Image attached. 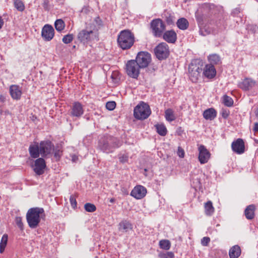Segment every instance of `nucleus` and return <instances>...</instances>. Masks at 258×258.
<instances>
[{
	"instance_id": "53",
	"label": "nucleus",
	"mask_w": 258,
	"mask_h": 258,
	"mask_svg": "<svg viewBox=\"0 0 258 258\" xmlns=\"http://www.w3.org/2000/svg\"><path fill=\"white\" fill-rule=\"evenodd\" d=\"M4 24V20L2 19V17L0 16V29L3 27Z\"/></svg>"
},
{
	"instance_id": "31",
	"label": "nucleus",
	"mask_w": 258,
	"mask_h": 258,
	"mask_svg": "<svg viewBox=\"0 0 258 258\" xmlns=\"http://www.w3.org/2000/svg\"><path fill=\"white\" fill-rule=\"evenodd\" d=\"M8 236L7 234L3 235L0 242V253H2L5 250L8 242Z\"/></svg>"
},
{
	"instance_id": "47",
	"label": "nucleus",
	"mask_w": 258,
	"mask_h": 258,
	"mask_svg": "<svg viewBox=\"0 0 258 258\" xmlns=\"http://www.w3.org/2000/svg\"><path fill=\"white\" fill-rule=\"evenodd\" d=\"M210 241L209 237H204L201 239V244L203 246H207Z\"/></svg>"
},
{
	"instance_id": "21",
	"label": "nucleus",
	"mask_w": 258,
	"mask_h": 258,
	"mask_svg": "<svg viewBox=\"0 0 258 258\" xmlns=\"http://www.w3.org/2000/svg\"><path fill=\"white\" fill-rule=\"evenodd\" d=\"M163 38L166 42L174 43L176 40L177 35L173 30H169L163 34Z\"/></svg>"
},
{
	"instance_id": "25",
	"label": "nucleus",
	"mask_w": 258,
	"mask_h": 258,
	"mask_svg": "<svg viewBox=\"0 0 258 258\" xmlns=\"http://www.w3.org/2000/svg\"><path fill=\"white\" fill-rule=\"evenodd\" d=\"M204 211L206 215L207 216H211L213 215L215 212V209L211 201H209L205 203Z\"/></svg>"
},
{
	"instance_id": "52",
	"label": "nucleus",
	"mask_w": 258,
	"mask_h": 258,
	"mask_svg": "<svg viewBox=\"0 0 258 258\" xmlns=\"http://www.w3.org/2000/svg\"><path fill=\"white\" fill-rule=\"evenodd\" d=\"M253 131L254 132H258V123L255 122L254 124Z\"/></svg>"
},
{
	"instance_id": "43",
	"label": "nucleus",
	"mask_w": 258,
	"mask_h": 258,
	"mask_svg": "<svg viewBox=\"0 0 258 258\" xmlns=\"http://www.w3.org/2000/svg\"><path fill=\"white\" fill-rule=\"evenodd\" d=\"M115 106L116 103L114 101H109L106 104V107L109 110H113Z\"/></svg>"
},
{
	"instance_id": "44",
	"label": "nucleus",
	"mask_w": 258,
	"mask_h": 258,
	"mask_svg": "<svg viewBox=\"0 0 258 258\" xmlns=\"http://www.w3.org/2000/svg\"><path fill=\"white\" fill-rule=\"evenodd\" d=\"M160 258H173L174 254L172 252L160 253L159 255Z\"/></svg>"
},
{
	"instance_id": "28",
	"label": "nucleus",
	"mask_w": 258,
	"mask_h": 258,
	"mask_svg": "<svg viewBox=\"0 0 258 258\" xmlns=\"http://www.w3.org/2000/svg\"><path fill=\"white\" fill-rule=\"evenodd\" d=\"M157 132L162 136H165L167 134V129L166 126L162 123L157 124L155 125Z\"/></svg>"
},
{
	"instance_id": "38",
	"label": "nucleus",
	"mask_w": 258,
	"mask_h": 258,
	"mask_svg": "<svg viewBox=\"0 0 258 258\" xmlns=\"http://www.w3.org/2000/svg\"><path fill=\"white\" fill-rule=\"evenodd\" d=\"M84 208L85 210L88 212H94L96 209L95 206L91 203H86L84 205Z\"/></svg>"
},
{
	"instance_id": "40",
	"label": "nucleus",
	"mask_w": 258,
	"mask_h": 258,
	"mask_svg": "<svg viewBox=\"0 0 258 258\" xmlns=\"http://www.w3.org/2000/svg\"><path fill=\"white\" fill-rule=\"evenodd\" d=\"M73 39V34H68L63 36L62 38V42L65 44L70 43Z\"/></svg>"
},
{
	"instance_id": "19",
	"label": "nucleus",
	"mask_w": 258,
	"mask_h": 258,
	"mask_svg": "<svg viewBox=\"0 0 258 258\" xmlns=\"http://www.w3.org/2000/svg\"><path fill=\"white\" fill-rule=\"evenodd\" d=\"M10 93L13 99L18 100L20 99L22 92L19 86L12 85L10 87Z\"/></svg>"
},
{
	"instance_id": "49",
	"label": "nucleus",
	"mask_w": 258,
	"mask_h": 258,
	"mask_svg": "<svg viewBox=\"0 0 258 258\" xmlns=\"http://www.w3.org/2000/svg\"><path fill=\"white\" fill-rule=\"evenodd\" d=\"M127 160V157L125 155H122L119 157V161L122 163H124Z\"/></svg>"
},
{
	"instance_id": "2",
	"label": "nucleus",
	"mask_w": 258,
	"mask_h": 258,
	"mask_svg": "<svg viewBox=\"0 0 258 258\" xmlns=\"http://www.w3.org/2000/svg\"><path fill=\"white\" fill-rule=\"evenodd\" d=\"M43 216H44V211L43 208L38 207L30 208L26 214V220L29 226L33 229L36 228Z\"/></svg>"
},
{
	"instance_id": "45",
	"label": "nucleus",
	"mask_w": 258,
	"mask_h": 258,
	"mask_svg": "<svg viewBox=\"0 0 258 258\" xmlns=\"http://www.w3.org/2000/svg\"><path fill=\"white\" fill-rule=\"evenodd\" d=\"M15 222L19 227V228L22 230L23 229V224L22 221V218L20 217H17L16 218Z\"/></svg>"
},
{
	"instance_id": "3",
	"label": "nucleus",
	"mask_w": 258,
	"mask_h": 258,
	"mask_svg": "<svg viewBox=\"0 0 258 258\" xmlns=\"http://www.w3.org/2000/svg\"><path fill=\"white\" fill-rule=\"evenodd\" d=\"M117 42L122 49H129L134 43V35L128 30L122 31L118 35Z\"/></svg>"
},
{
	"instance_id": "26",
	"label": "nucleus",
	"mask_w": 258,
	"mask_h": 258,
	"mask_svg": "<svg viewBox=\"0 0 258 258\" xmlns=\"http://www.w3.org/2000/svg\"><path fill=\"white\" fill-rule=\"evenodd\" d=\"M255 206L253 205H249L245 210L244 214L248 220L252 219L254 217Z\"/></svg>"
},
{
	"instance_id": "37",
	"label": "nucleus",
	"mask_w": 258,
	"mask_h": 258,
	"mask_svg": "<svg viewBox=\"0 0 258 258\" xmlns=\"http://www.w3.org/2000/svg\"><path fill=\"white\" fill-rule=\"evenodd\" d=\"M215 7V5L212 4L205 3L203 5V8L204 10V12H207L208 11H209L212 14L214 13L213 11Z\"/></svg>"
},
{
	"instance_id": "39",
	"label": "nucleus",
	"mask_w": 258,
	"mask_h": 258,
	"mask_svg": "<svg viewBox=\"0 0 258 258\" xmlns=\"http://www.w3.org/2000/svg\"><path fill=\"white\" fill-rule=\"evenodd\" d=\"M111 78L114 83H117L120 80V74L118 71H113L112 73Z\"/></svg>"
},
{
	"instance_id": "24",
	"label": "nucleus",
	"mask_w": 258,
	"mask_h": 258,
	"mask_svg": "<svg viewBox=\"0 0 258 258\" xmlns=\"http://www.w3.org/2000/svg\"><path fill=\"white\" fill-rule=\"evenodd\" d=\"M240 254L241 249L238 245L233 246L229 251L230 258H238Z\"/></svg>"
},
{
	"instance_id": "57",
	"label": "nucleus",
	"mask_w": 258,
	"mask_h": 258,
	"mask_svg": "<svg viewBox=\"0 0 258 258\" xmlns=\"http://www.w3.org/2000/svg\"><path fill=\"white\" fill-rule=\"evenodd\" d=\"M58 155V154L57 153H55V156L56 157H57V155Z\"/></svg>"
},
{
	"instance_id": "6",
	"label": "nucleus",
	"mask_w": 258,
	"mask_h": 258,
	"mask_svg": "<svg viewBox=\"0 0 258 258\" xmlns=\"http://www.w3.org/2000/svg\"><path fill=\"white\" fill-rule=\"evenodd\" d=\"M150 28L155 37H160L165 30L166 26L161 19H155L151 22Z\"/></svg>"
},
{
	"instance_id": "4",
	"label": "nucleus",
	"mask_w": 258,
	"mask_h": 258,
	"mask_svg": "<svg viewBox=\"0 0 258 258\" xmlns=\"http://www.w3.org/2000/svg\"><path fill=\"white\" fill-rule=\"evenodd\" d=\"M197 21L200 28V34L202 36H206L213 32L214 24L213 21H209L206 18L198 17Z\"/></svg>"
},
{
	"instance_id": "42",
	"label": "nucleus",
	"mask_w": 258,
	"mask_h": 258,
	"mask_svg": "<svg viewBox=\"0 0 258 258\" xmlns=\"http://www.w3.org/2000/svg\"><path fill=\"white\" fill-rule=\"evenodd\" d=\"M220 114L223 118L226 119L229 115L230 111L228 109L223 108L221 110Z\"/></svg>"
},
{
	"instance_id": "20",
	"label": "nucleus",
	"mask_w": 258,
	"mask_h": 258,
	"mask_svg": "<svg viewBox=\"0 0 258 258\" xmlns=\"http://www.w3.org/2000/svg\"><path fill=\"white\" fill-rule=\"evenodd\" d=\"M203 74L208 79H213L216 75V71L212 64H206L204 69Z\"/></svg>"
},
{
	"instance_id": "10",
	"label": "nucleus",
	"mask_w": 258,
	"mask_h": 258,
	"mask_svg": "<svg viewBox=\"0 0 258 258\" xmlns=\"http://www.w3.org/2000/svg\"><path fill=\"white\" fill-rule=\"evenodd\" d=\"M155 53L159 59H165L169 54L168 45L165 42L160 43L155 48Z\"/></svg>"
},
{
	"instance_id": "54",
	"label": "nucleus",
	"mask_w": 258,
	"mask_h": 258,
	"mask_svg": "<svg viewBox=\"0 0 258 258\" xmlns=\"http://www.w3.org/2000/svg\"><path fill=\"white\" fill-rule=\"evenodd\" d=\"M6 100V97L2 95H0V102H4Z\"/></svg>"
},
{
	"instance_id": "35",
	"label": "nucleus",
	"mask_w": 258,
	"mask_h": 258,
	"mask_svg": "<svg viewBox=\"0 0 258 258\" xmlns=\"http://www.w3.org/2000/svg\"><path fill=\"white\" fill-rule=\"evenodd\" d=\"M14 7L20 12H23L25 10V5L21 0H15Z\"/></svg>"
},
{
	"instance_id": "36",
	"label": "nucleus",
	"mask_w": 258,
	"mask_h": 258,
	"mask_svg": "<svg viewBox=\"0 0 258 258\" xmlns=\"http://www.w3.org/2000/svg\"><path fill=\"white\" fill-rule=\"evenodd\" d=\"M159 246L161 248L168 250L170 248V242L168 240H161L159 242Z\"/></svg>"
},
{
	"instance_id": "15",
	"label": "nucleus",
	"mask_w": 258,
	"mask_h": 258,
	"mask_svg": "<svg viewBox=\"0 0 258 258\" xmlns=\"http://www.w3.org/2000/svg\"><path fill=\"white\" fill-rule=\"evenodd\" d=\"M231 148L232 151L238 154L243 153L245 147L243 140L241 139H237L236 140L233 141L231 144Z\"/></svg>"
},
{
	"instance_id": "33",
	"label": "nucleus",
	"mask_w": 258,
	"mask_h": 258,
	"mask_svg": "<svg viewBox=\"0 0 258 258\" xmlns=\"http://www.w3.org/2000/svg\"><path fill=\"white\" fill-rule=\"evenodd\" d=\"M54 26L56 30L58 32H60L64 29L65 24L61 19H57L55 22Z\"/></svg>"
},
{
	"instance_id": "22",
	"label": "nucleus",
	"mask_w": 258,
	"mask_h": 258,
	"mask_svg": "<svg viewBox=\"0 0 258 258\" xmlns=\"http://www.w3.org/2000/svg\"><path fill=\"white\" fill-rule=\"evenodd\" d=\"M217 116V111L213 108L206 109L203 112V116L207 120H213Z\"/></svg>"
},
{
	"instance_id": "48",
	"label": "nucleus",
	"mask_w": 258,
	"mask_h": 258,
	"mask_svg": "<svg viewBox=\"0 0 258 258\" xmlns=\"http://www.w3.org/2000/svg\"><path fill=\"white\" fill-rule=\"evenodd\" d=\"M177 155L179 157L183 158L184 155V150L180 147L178 148Z\"/></svg>"
},
{
	"instance_id": "58",
	"label": "nucleus",
	"mask_w": 258,
	"mask_h": 258,
	"mask_svg": "<svg viewBox=\"0 0 258 258\" xmlns=\"http://www.w3.org/2000/svg\"><path fill=\"white\" fill-rule=\"evenodd\" d=\"M258 2V0H256Z\"/></svg>"
},
{
	"instance_id": "46",
	"label": "nucleus",
	"mask_w": 258,
	"mask_h": 258,
	"mask_svg": "<svg viewBox=\"0 0 258 258\" xmlns=\"http://www.w3.org/2000/svg\"><path fill=\"white\" fill-rule=\"evenodd\" d=\"M70 201L72 207L75 209L77 205V203L76 200L74 196H71L70 197Z\"/></svg>"
},
{
	"instance_id": "1",
	"label": "nucleus",
	"mask_w": 258,
	"mask_h": 258,
	"mask_svg": "<svg viewBox=\"0 0 258 258\" xmlns=\"http://www.w3.org/2000/svg\"><path fill=\"white\" fill-rule=\"evenodd\" d=\"M121 145V143L118 139L110 136H104L98 143L99 148L106 153L112 152Z\"/></svg>"
},
{
	"instance_id": "7",
	"label": "nucleus",
	"mask_w": 258,
	"mask_h": 258,
	"mask_svg": "<svg viewBox=\"0 0 258 258\" xmlns=\"http://www.w3.org/2000/svg\"><path fill=\"white\" fill-rule=\"evenodd\" d=\"M78 38L84 44L98 40V34L96 31L86 29L82 30L78 33Z\"/></svg>"
},
{
	"instance_id": "13",
	"label": "nucleus",
	"mask_w": 258,
	"mask_h": 258,
	"mask_svg": "<svg viewBox=\"0 0 258 258\" xmlns=\"http://www.w3.org/2000/svg\"><path fill=\"white\" fill-rule=\"evenodd\" d=\"M39 146L40 154L43 157L49 154L53 149L52 143L48 141L41 142Z\"/></svg>"
},
{
	"instance_id": "17",
	"label": "nucleus",
	"mask_w": 258,
	"mask_h": 258,
	"mask_svg": "<svg viewBox=\"0 0 258 258\" xmlns=\"http://www.w3.org/2000/svg\"><path fill=\"white\" fill-rule=\"evenodd\" d=\"M84 113V109L82 105L78 102H74L71 107V115L72 116L80 117Z\"/></svg>"
},
{
	"instance_id": "14",
	"label": "nucleus",
	"mask_w": 258,
	"mask_h": 258,
	"mask_svg": "<svg viewBox=\"0 0 258 258\" xmlns=\"http://www.w3.org/2000/svg\"><path fill=\"white\" fill-rule=\"evenodd\" d=\"M147 194L146 188L142 185H137L132 190L131 196L136 199L143 198Z\"/></svg>"
},
{
	"instance_id": "41",
	"label": "nucleus",
	"mask_w": 258,
	"mask_h": 258,
	"mask_svg": "<svg viewBox=\"0 0 258 258\" xmlns=\"http://www.w3.org/2000/svg\"><path fill=\"white\" fill-rule=\"evenodd\" d=\"M204 63L203 60L202 59H195V66H198L197 68V71L199 72L200 70H202L201 67L203 66Z\"/></svg>"
},
{
	"instance_id": "30",
	"label": "nucleus",
	"mask_w": 258,
	"mask_h": 258,
	"mask_svg": "<svg viewBox=\"0 0 258 258\" xmlns=\"http://www.w3.org/2000/svg\"><path fill=\"white\" fill-rule=\"evenodd\" d=\"M208 60L210 62V64H217L220 61V56L217 54H212L209 55Z\"/></svg>"
},
{
	"instance_id": "8",
	"label": "nucleus",
	"mask_w": 258,
	"mask_h": 258,
	"mask_svg": "<svg viewBox=\"0 0 258 258\" xmlns=\"http://www.w3.org/2000/svg\"><path fill=\"white\" fill-rule=\"evenodd\" d=\"M142 69L135 60L127 61L125 65V71L127 75L134 79H137Z\"/></svg>"
},
{
	"instance_id": "55",
	"label": "nucleus",
	"mask_w": 258,
	"mask_h": 258,
	"mask_svg": "<svg viewBox=\"0 0 258 258\" xmlns=\"http://www.w3.org/2000/svg\"><path fill=\"white\" fill-rule=\"evenodd\" d=\"M115 201V199L114 198H111L109 200V202L110 203H114Z\"/></svg>"
},
{
	"instance_id": "29",
	"label": "nucleus",
	"mask_w": 258,
	"mask_h": 258,
	"mask_svg": "<svg viewBox=\"0 0 258 258\" xmlns=\"http://www.w3.org/2000/svg\"><path fill=\"white\" fill-rule=\"evenodd\" d=\"M131 224L127 221H122L119 224V229L123 232H127L129 229H132Z\"/></svg>"
},
{
	"instance_id": "32",
	"label": "nucleus",
	"mask_w": 258,
	"mask_h": 258,
	"mask_svg": "<svg viewBox=\"0 0 258 258\" xmlns=\"http://www.w3.org/2000/svg\"><path fill=\"white\" fill-rule=\"evenodd\" d=\"M165 117L168 121H172L175 120V117L172 109H168L165 111Z\"/></svg>"
},
{
	"instance_id": "56",
	"label": "nucleus",
	"mask_w": 258,
	"mask_h": 258,
	"mask_svg": "<svg viewBox=\"0 0 258 258\" xmlns=\"http://www.w3.org/2000/svg\"><path fill=\"white\" fill-rule=\"evenodd\" d=\"M255 115H256V117L258 118V108L257 109V110L256 111Z\"/></svg>"
},
{
	"instance_id": "27",
	"label": "nucleus",
	"mask_w": 258,
	"mask_h": 258,
	"mask_svg": "<svg viewBox=\"0 0 258 258\" xmlns=\"http://www.w3.org/2000/svg\"><path fill=\"white\" fill-rule=\"evenodd\" d=\"M188 21L184 18L179 19L176 22L178 28L183 30H186L188 28Z\"/></svg>"
},
{
	"instance_id": "18",
	"label": "nucleus",
	"mask_w": 258,
	"mask_h": 258,
	"mask_svg": "<svg viewBox=\"0 0 258 258\" xmlns=\"http://www.w3.org/2000/svg\"><path fill=\"white\" fill-rule=\"evenodd\" d=\"M255 85V81L250 78H246L238 83V86L244 91H247L253 88Z\"/></svg>"
},
{
	"instance_id": "23",
	"label": "nucleus",
	"mask_w": 258,
	"mask_h": 258,
	"mask_svg": "<svg viewBox=\"0 0 258 258\" xmlns=\"http://www.w3.org/2000/svg\"><path fill=\"white\" fill-rule=\"evenodd\" d=\"M29 151L31 157L37 158L40 154L39 150V146L38 144L36 145H31L29 148Z\"/></svg>"
},
{
	"instance_id": "50",
	"label": "nucleus",
	"mask_w": 258,
	"mask_h": 258,
	"mask_svg": "<svg viewBox=\"0 0 258 258\" xmlns=\"http://www.w3.org/2000/svg\"><path fill=\"white\" fill-rule=\"evenodd\" d=\"M192 66V63H191L189 65V68H188V73L189 74V78L191 79V77H192V71H193Z\"/></svg>"
},
{
	"instance_id": "5",
	"label": "nucleus",
	"mask_w": 258,
	"mask_h": 258,
	"mask_svg": "<svg viewBox=\"0 0 258 258\" xmlns=\"http://www.w3.org/2000/svg\"><path fill=\"white\" fill-rule=\"evenodd\" d=\"M151 113L149 105L144 102H141L135 107L134 115L136 118L143 120L147 118Z\"/></svg>"
},
{
	"instance_id": "9",
	"label": "nucleus",
	"mask_w": 258,
	"mask_h": 258,
	"mask_svg": "<svg viewBox=\"0 0 258 258\" xmlns=\"http://www.w3.org/2000/svg\"><path fill=\"white\" fill-rule=\"evenodd\" d=\"M135 60L142 69L145 68L151 62V54L147 52L141 51L138 53Z\"/></svg>"
},
{
	"instance_id": "16",
	"label": "nucleus",
	"mask_w": 258,
	"mask_h": 258,
	"mask_svg": "<svg viewBox=\"0 0 258 258\" xmlns=\"http://www.w3.org/2000/svg\"><path fill=\"white\" fill-rule=\"evenodd\" d=\"M33 170L37 175H41L44 172V169L46 167V164L43 158H39L35 161L33 166Z\"/></svg>"
},
{
	"instance_id": "12",
	"label": "nucleus",
	"mask_w": 258,
	"mask_h": 258,
	"mask_svg": "<svg viewBox=\"0 0 258 258\" xmlns=\"http://www.w3.org/2000/svg\"><path fill=\"white\" fill-rule=\"evenodd\" d=\"M54 35V30L52 26L46 24L43 27L41 36L45 41H49L52 39Z\"/></svg>"
},
{
	"instance_id": "51",
	"label": "nucleus",
	"mask_w": 258,
	"mask_h": 258,
	"mask_svg": "<svg viewBox=\"0 0 258 258\" xmlns=\"http://www.w3.org/2000/svg\"><path fill=\"white\" fill-rule=\"evenodd\" d=\"M78 160V157L76 155H73L72 156V160L73 162H76Z\"/></svg>"
},
{
	"instance_id": "11",
	"label": "nucleus",
	"mask_w": 258,
	"mask_h": 258,
	"mask_svg": "<svg viewBox=\"0 0 258 258\" xmlns=\"http://www.w3.org/2000/svg\"><path fill=\"white\" fill-rule=\"evenodd\" d=\"M198 159L202 164L207 163L210 158L211 154L204 145H200L198 148Z\"/></svg>"
},
{
	"instance_id": "34",
	"label": "nucleus",
	"mask_w": 258,
	"mask_h": 258,
	"mask_svg": "<svg viewBox=\"0 0 258 258\" xmlns=\"http://www.w3.org/2000/svg\"><path fill=\"white\" fill-rule=\"evenodd\" d=\"M223 103L225 106L231 107L233 104V100L231 97L225 95L223 97Z\"/></svg>"
}]
</instances>
